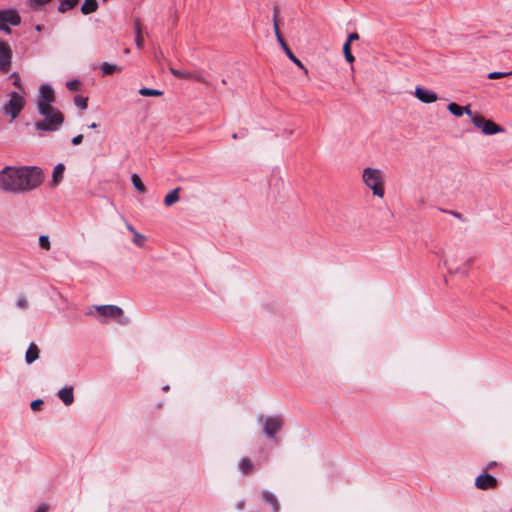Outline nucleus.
<instances>
[{
	"label": "nucleus",
	"instance_id": "nucleus-1",
	"mask_svg": "<svg viewBox=\"0 0 512 512\" xmlns=\"http://www.w3.org/2000/svg\"><path fill=\"white\" fill-rule=\"evenodd\" d=\"M43 179V172L38 167L8 166L0 171V189L12 193H23L37 188Z\"/></svg>",
	"mask_w": 512,
	"mask_h": 512
},
{
	"label": "nucleus",
	"instance_id": "nucleus-2",
	"mask_svg": "<svg viewBox=\"0 0 512 512\" xmlns=\"http://www.w3.org/2000/svg\"><path fill=\"white\" fill-rule=\"evenodd\" d=\"M362 181L364 185L369 188L373 195L378 198H383L385 195V175L379 168L366 167L362 172Z\"/></svg>",
	"mask_w": 512,
	"mask_h": 512
},
{
	"label": "nucleus",
	"instance_id": "nucleus-3",
	"mask_svg": "<svg viewBox=\"0 0 512 512\" xmlns=\"http://www.w3.org/2000/svg\"><path fill=\"white\" fill-rule=\"evenodd\" d=\"M40 115L43 116L44 119L35 123V129L37 131L54 132L59 130L64 123L62 112L56 108H48L44 114Z\"/></svg>",
	"mask_w": 512,
	"mask_h": 512
},
{
	"label": "nucleus",
	"instance_id": "nucleus-4",
	"mask_svg": "<svg viewBox=\"0 0 512 512\" xmlns=\"http://www.w3.org/2000/svg\"><path fill=\"white\" fill-rule=\"evenodd\" d=\"M278 13H279V8L277 6H275L274 7V15H273V26H274V32H275L276 39H277L278 43L281 45V47L284 50V52L287 55V57L293 63H295L300 69H302L305 74H307L308 70L302 64V62L290 50V48L288 47L287 43L285 42V40L283 39V37H282V35H281L280 31H279L278 20H277Z\"/></svg>",
	"mask_w": 512,
	"mask_h": 512
},
{
	"label": "nucleus",
	"instance_id": "nucleus-5",
	"mask_svg": "<svg viewBox=\"0 0 512 512\" xmlns=\"http://www.w3.org/2000/svg\"><path fill=\"white\" fill-rule=\"evenodd\" d=\"M55 94L49 84H42L39 88V97L37 100V110L39 114H44L48 108H54Z\"/></svg>",
	"mask_w": 512,
	"mask_h": 512
},
{
	"label": "nucleus",
	"instance_id": "nucleus-6",
	"mask_svg": "<svg viewBox=\"0 0 512 512\" xmlns=\"http://www.w3.org/2000/svg\"><path fill=\"white\" fill-rule=\"evenodd\" d=\"M9 100L4 104L2 111L4 114L10 115L12 119H15L25 105L24 97L18 92H11Z\"/></svg>",
	"mask_w": 512,
	"mask_h": 512
},
{
	"label": "nucleus",
	"instance_id": "nucleus-7",
	"mask_svg": "<svg viewBox=\"0 0 512 512\" xmlns=\"http://www.w3.org/2000/svg\"><path fill=\"white\" fill-rule=\"evenodd\" d=\"M472 123L476 128L481 129L485 135H494L504 131L501 126L497 125L492 120H487L477 113L472 116Z\"/></svg>",
	"mask_w": 512,
	"mask_h": 512
},
{
	"label": "nucleus",
	"instance_id": "nucleus-8",
	"mask_svg": "<svg viewBox=\"0 0 512 512\" xmlns=\"http://www.w3.org/2000/svg\"><path fill=\"white\" fill-rule=\"evenodd\" d=\"M445 266L447 267L449 273L451 274H459L462 276H467L469 270L471 268L472 259L467 258L463 261L461 265L457 264V255H450L444 261Z\"/></svg>",
	"mask_w": 512,
	"mask_h": 512
},
{
	"label": "nucleus",
	"instance_id": "nucleus-9",
	"mask_svg": "<svg viewBox=\"0 0 512 512\" xmlns=\"http://www.w3.org/2000/svg\"><path fill=\"white\" fill-rule=\"evenodd\" d=\"M260 420L263 424V432L269 438H275L283 426L282 419L278 416L261 417Z\"/></svg>",
	"mask_w": 512,
	"mask_h": 512
},
{
	"label": "nucleus",
	"instance_id": "nucleus-10",
	"mask_svg": "<svg viewBox=\"0 0 512 512\" xmlns=\"http://www.w3.org/2000/svg\"><path fill=\"white\" fill-rule=\"evenodd\" d=\"M12 65V49L8 43L0 41V72L7 73Z\"/></svg>",
	"mask_w": 512,
	"mask_h": 512
},
{
	"label": "nucleus",
	"instance_id": "nucleus-11",
	"mask_svg": "<svg viewBox=\"0 0 512 512\" xmlns=\"http://www.w3.org/2000/svg\"><path fill=\"white\" fill-rule=\"evenodd\" d=\"M21 22V17L15 9H3L0 10V24H10L11 26H17Z\"/></svg>",
	"mask_w": 512,
	"mask_h": 512
},
{
	"label": "nucleus",
	"instance_id": "nucleus-12",
	"mask_svg": "<svg viewBox=\"0 0 512 512\" xmlns=\"http://www.w3.org/2000/svg\"><path fill=\"white\" fill-rule=\"evenodd\" d=\"M475 486L481 490L495 488L497 479L490 474H481L475 479Z\"/></svg>",
	"mask_w": 512,
	"mask_h": 512
},
{
	"label": "nucleus",
	"instance_id": "nucleus-13",
	"mask_svg": "<svg viewBox=\"0 0 512 512\" xmlns=\"http://www.w3.org/2000/svg\"><path fill=\"white\" fill-rule=\"evenodd\" d=\"M97 311L101 316L109 318H120L123 314V310L116 305L97 306Z\"/></svg>",
	"mask_w": 512,
	"mask_h": 512
},
{
	"label": "nucleus",
	"instance_id": "nucleus-14",
	"mask_svg": "<svg viewBox=\"0 0 512 512\" xmlns=\"http://www.w3.org/2000/svg\"><path fill=\"white\" fill-rule=\"evenodd\" d=\"M415 96L423 103H433L438 99L435 92L423 87H417L415 89Z\"/></svg>",
	"mask_w": 512,
	"mask_h": 512
},
{
	"label": "nucleus",
	"instance_id": "nucleus-15",
	"mask_svg": "<svg viewBox=\"0 0 512 512\" xmlns=\"http://www.w3.org/2000/svg\"><path fill=\"white\" fill-rule=\"evenodd\" d=\"M261 499L271 505L273 512H279L280 511V504L278 502L277 497L268 490H263L261 492Z\"/></svg>",
	"mask_w": 512,
	"mask_h": 512
},
{
	"label": "nucleus",
	"instance_id": "nucleus-16",
	"mask_svg": "<svg viewBox=\"0 0 512 512\" xmlns=\"http://www.w3.org/2000/svg\"><path fill=\"white\" fill-rule=\"evenodd\" d=\"M57 395L66 406L71 405L74 401L73 387L71 386L60 389Z\"/></svg>",
	"mask_w": 512,
	"mask_h": 512
},
{
	"label": "nucleus",
	"instance_id": "nucleus-17",
	"mask_svg": "<svg viewBox=\"0 0 512 512\" xmlns=\"http://www.w3.org/2000/svg\"><path fill=\"white\" fill-rule=\"evenodd\" d=\"M39 358V349L38 346L35 343H30L26 354H25V361L27 364H32L34 361H36Z\"/></svg>",
	"mask_w": 512,
	"mask_h": 512
},
{
	"label": "nucleus",
	"instance_id": "nucleus-18",
	"mask_svg": "<svg viewBox=\"0 0 512 512\" xmlns=\"http://www.w3.org/2000/svg\"><path fill=\"white\" fill-rule=\"evenodd\" d=\"M65 166L62 163L57 164L54 167L52 174V184L53 186H57L63 179Z\"/></svg>",
	"mask_w": 512,
	"mask_h": 512
},
{
	"label": "nucleus",
	"instance_id": "nucleus-19",
	"mask_svg": "<svg viewBox=\"0 0 512 512\" xmlns=\"http://www.w3.org/2000/svg\"><path fill=\"white\" fill-rule=\"evenodd\" d=\"M238 467L243 474H249L254 470V463L251 461V459L244 457L240 459Z\"/></svg>",
	"mask_w": 512,
	"mask_h": 512
},
{
	"label": "nucleus",
	"instance_id": "nucleus-20",
	"mask_svg": "<svg viewBox=\"0 0 512 512\" xmlns=\"http://www.w3.org/2000/svg\"><path fill=\"white\" fill-rule=\"evenodd\" d=\"M97 9H98L97 0H85L81 6V12L84 15L91 14V13L95 12Z\"/></svg>",
	"mask_w": 512,
	"mask_h": 512
},
{
	"label": "nucleus",
	"instance_id": "nucleus-21",
	"mask_svg": "<svg viewBox=\"0 0 512 512\" xmlns=\"http://www.w3.org/2000/svg\"><path fill=\"white\" fill-rule=\"evenodd\" d=\"M180 187H177L170 191L164 198L165 206L169 207L175 204L179 200Z\"/></svg>",
	"mask_w": 512,
	"mask_h": 512
},
{
	"label": "nucleus",
	"instance_id": "nucleus-22",
	"mask_svg": "<svg viewBox=\"0 0 512 512\" xmlns=\"http://www.w3.org/2000/svg\"><path fill=\"white\" fill-rule=\"evenodd\" d=\"M78 2L79 0H60L58 11L60 13H65L73 9L78 4Z\"/></svg>",
	"mask_w": 512,
	"mask_h": 512
},
{
	"label": "nucleus",
	"instance_id": "nucleus-23",
	"mask_svg": "<svg viewBox=\"0 0 512 512\" xmlns=\"http://www.w3.org/2000/svg\"><path fill=\"white\" fill-rule=\"evenodd\" d=\"M131 181H132V184L134 186V188L140 192V193H145L146 192V187L144 185V183L142 182L140 176L138 174H132L131 176Z\"/></svg>",
	"mask_w": 512,
	"mask_h": 512
},
{
	"label": "nucleus",
	"instance_id": "nucleus-24",
	"mask_svg": "<svg viewBox=\"0 0 512 512\" xmlns=\"http://www.w3.org/2000/svg\"><path fill=\"white\" fill-rule=\"evenodd\" d=\"M135 43H136V46L141 49L143 48L144 46V40H143V37H142V34H141V25L140 23L137 21L136 24H135Z\"/></svg>",
	"mask_w": 512,
	"mask_h": 512
},
{
	"label": "nucleus",
	"instance_id": "nucleus-25",
	"mask_svg": "<svg viewBox=\"0 0 512 512\" xmlns=\"http://www.w3.org/2000/svg\"><path fill=\"white\" fill-rule=\"evenodd\" d=\"M447 109L451 114L457 117H461L464 114V108L456 103H449Z\"/></svg>",
	"mask_w": 512,
	"mask_h": 512
},
{
	"label": "nucleus",
	"instance_id": "nucleus-26",
	"mask_svg": "<svg viewBox=\"0 0 512 512\" xmlns=\"http://www.w3.org/2000/svg\"><path fill=\"white\" fill-rule=\"evenodd\" d=\"M139 94L141 96H162L163 95V91L161 90H158V89H153V88H141L139 90Z\"/></svg>",
	"mask_w": 512,
	"mask_h": 512
},
{
	"label": "nucleus",
	"instance_id": "nucleus-27",
	"mask_svg": "<svg viewBox=\"0 0 512 512\" xmlns=\"http://www.w3.org/2000/svg\"><path fill=\"white\" fill-rule=\"evenodd\" d=\"M103 75H110L114 72L118 71V67L115 64H110L108 62H104L101 66Z\"/></svg>",
	"mask_w": 512,
	"mask_h": 512
},
{
	"label": "nucleus",
	"instance_id": "nucleus-28",
	"mask_svg": "<svg viewBox=\"0 0 512 512\" xmlns=\"http://www.w3.org/2000/svg\"><path fill=\"white\" fill-rule=\"evenodd\" d=\"M74 103L80 110H85L88 105V98L77 95L74 98Z\"/></svg>",
	"mask_w": 512,
	"mask_h": 512
},
{
	"label": "nucleus",
	"instance_id": "nucleus-29",
	"mask_svg": "<svg viewBox=\"0 0 512 512\" xmlns=\"http://www.w3.org/2000/svg\"><path fill=\"white\" fill-rule=\"evenodd\" d=\"M171 73L177 77V78H183V79H191L192 78V73H189V72H182L178 69H175L173 67H170L169 68Z\"/></svg>",
	"mask_w": 512,
	"mask_h": 512
},
{
	"label": "nucleus",
	"instance_id": "nucleus-30",
	"mask_svg": "<svg viewBox=\"0 0 512 512\" xmlns=\"http://www.w3.org/2000/svg\"><path fill=\"white\" fill-rule=\"evenodd\" d=\"M351 45H349V43H344L343 45V52H344V56H345V59L349 62V63H352L354 61V56L352 55L351 53V48H350Z\"/></svg>",
	"mask_w": 512,
	"mask_h": 512
},
{
	"label": "nucleus",
	"instance_id": "nucleus-31",
	"mask_svg": "<svg viewBox=\"0 0 512 512\" xmlns=\"http://www.w3.org/2000/svg\"><path fill=\"white\" fill-rule=\"evenodd\" d=\"M133 242L137 245V246H143L145 241H146V237L138 232H134V235H133Z\"/></svg>",
	"mask_w": 512,
	"mask_h": 512
},
{
	"label": "nucleus",
	"instance_id": "nucleus-32",
	"mask_svg": "<svg viewBox=\"0 0 512 512\" xmlns=\"http://www.w3.org/2000/svg\"><path fill=\"white\" fill-rule=\"evenodd\" d=\"M10 78L13 79V85H15L19 90L23 91V86L19 74L17 72H13L10 75Z\"/></svg>",
	"mask_w": 512,
	"mask_h": 512
},
{
	"label": "nucleus",
	"instance_id": "nucleus-33",
	"mask_svg": "<svg viewBox=\"0 0 512 512\" xmlns=\"http://www.w3.org/2000/svg\"><path fill=\"white\" fill-rule=\"evenodd\" d=\"M39 245L44 248L45 250H49L50 249V240H49V237L47 235H41L39 237Z\"/></svg>",
	"mask_w": 512,
	"mask_h": 512
},
{
	"label": "nucleus",
	"instance_id": "nucleus-34",
	"mask_svg": "<svg viewBox=\"0 0 512 512\" xmlns=\"http://www.w3.org/2000/svg\"><path fill=\"white\" fill-rule=\"evenodd\" d=\"M80 82L79 80H71L66 83V87L71 91H77L79 89Z\"/></svg>",
	"mask_w": 512,
	"mask_h": 512
},
{
	"label": "nucleus",
	"instance_id": "nucleus-35",
	"mask_svg": "<svg viewBox=\"0 0 512 512\" xmlns=\"http://www.w3.org/2000/svg\"><path fill=\"white\" fill-rule=\"evenodd\" d=\"M508 76H509L508 72H491L488 74L489 79H499V78H504V77H508Z\"/></svg>",
	"mask_w": 512,
	"mask_h": 512
},
{
	"label": "nucleus",
	"instance_id": "nucleus-36",
	"mask_svg": "<svg viewBox=\"0 0 512 512\" xmlns=\"http://www.w3.org/2000/svg\"><path fill=\"white\" fill-rule=\"evenodd\" d=\"M42 405H43V401L41 399H37V400L32 401L30 406L33 411H38L41 409Z\"/></svg>",
	"mask_w": 512,
	"mask_h": 512
},
{
	"label": "nucleus",
	"instance_id": "nucleus-37",
	"mask_svg": "<svg viewBox=\"0 0 512 512\" xmlns=\"http://www.w3.org/2000/svg\"><path fill=\"white\" fill-rule=\"evenodd\" d=\"M17 306L21 309H26L28 307V303L24 297H20L17 301Z\"/></svg>",
	"mask_w": 512,
	"mask_h": 512
},
{
	"label": "nucleus",
	"instance_id": "nucleus-38",
	"mask_svg": "<svg viewBox=\"0 0 512 512\" xmlns=\"http://www.w3.org/2000/svg\"><path fill=\"white\" fill-rule=\"evenodd\" d=\"M358 39H359V35L356 32H353L348 35L347 41L345 43H349V45H351V42L358 40Z\"/></svg>",
	"mask_w": 512,
	"mask_h": 512
},
{
	"label": "nucleus",
	"instance_id": "nucleus-39",
	"mask_svg": "<svg viewBox=\"0 0 512 512\" xmlns=\"http://www.w3.org/2000/svg\"><path fill=\"white\" fill-rule=\"evenodd\" d=\"M191 79H193V80H195V81H197V82H200V83H205V84L207 83V82H206V80H205V78H204V77H202V76H201V75H199V74H192V78H191Z\"/></svg>",
	"mask_w": 512,
	"mask_h": 512
},
{
	"label": "nucleus",
	"instance_id": "nucleus-40",
	"mask_svg": "<svg viewBox=\"0 0 512 512\" xmlns=\"http://www.w3.org/2000/svg\"><path fill=\"white\" fill-rule=\"evenodd\" d=\"M83 140V135L82 134H79L75 137L72 138V144L73 145H79Z\"/></svg>",
	"mask_w": 512,
	"mask_h": 512
},
{
	"label": "nucleus",
	"instance_id": "nucleus-41",
	"mask_svg": "<svg viewBox=\"0 0 512 512\" xmlns=\"http://www.w3.org/2000/svg\"><path fill=\"white\" fill-rule=\"evenodd\" d=\"M9 25L10 24H5V23L0 24V30L4 31L7 34H10L11 29H10Z\"/></svg>",
	"mask_w": 512,
	"mask_h": 512
},
{
	"label": "nucleus",
	"instance_id": "nucleus-42",
	"mask_svg": "<svg viewBox=\"0 0 512 512\" xmlns=\"http://www.w3.org/2000/svg\"><path fill=\"white\" fill-rule=\"evenodd\" d=\"M48 505L45 503H42L38 506L37 510L35 512H48Z\"/></svg>",
	"mask_w": 512,
	"mask_h": 512
},
{
	"label": "nucleus",
	"instance_id": "nucleus-43",
	"mask_svg": "<svg viewBox=\"0 0 512 512\" xmlns=\"http://www.w3.org/2000/svg\"><path fill=\"white\" fill-rule=\"evenodd\" d=\"M464 108V113L467 114L468 116H470L472 118V116H474L475 114L472 113V111L470 110V106L467 105Z\"/></svg>",
	"mask_w": 512,
	"mask_h": 512
},
{
	"label": "nucleus",
	"instance_id": "nucleus-44",
	"mask_svg": "<svg viewBox=\"0 0 512 512\" xmlns=\"http://www.w3.org/2000/svg\"><path fill=\"white\" fill-rule=\"evenodd\" d=\"M244 506H245V502H244L243 500H240V501L237 503L236 508H237L238 510H242V509L244 508Z\"/></svg>",
	"mask_w": 512,
	"mask_h": 512
},
{
	"label": "nucleus",
	"instance_id": "nucleus-45",
	"mask_svg": "<svg viewBox=\"0 0 512 512\" xmlns=\"http://www.w3.org/2000/svg\"><path fill=\"white\" fill-rule=\"evenodd\" d=\"M127 229L133 234L134 232H137L131 224H127Z\"/></svg>",
	"mask_w": 512,
	"mask_h": 512
},
{
	"label": "nucleus",
	"instance_id": "nucleus-46",
	"mask_svg": "<svg viewBox=\"0 0 512 512\" xmlns=\"http://www.w3.org/2000/svg\"><path fill=\"white\" fill-rule=\"evenodd\" d=\"M495 466H496V462H491V463L488 464L487 468L490 469V468H493Z\"/></svg>",
	"mask_w": 512,
	"mask_h": 512
},
{
	"label": "nucleus",
	"instance_id": "nucleus-47",
	"mask_svg": "<svg viewBox=\"0 0 512 512\" xmlns=\"http://www.w3.org/2000/svg\"><path fill=\"white\" fill-rule=\"evenodd\" d=\"M89 128L95 129V128H97V124L96 123H92L91 125H89Z\"/></svg>",
	"mask_w": 512,
	"mask_h": 512
},
{
	"label": "nucleus",
	"instance_id": "nucleus-48",
	"mask_svg": "<svg viewBox=\"0 0 512 512\" xmlns=\"http://www.w3.org/2000/svg\"><path fill=\"white\" fill-rule=\"evenodd\" d=\"M127 322H128L127 320H121V319L119 320V323H121V324H126Z\"/></svg>",
	"mask_w": 512,
	"mask_h": 512
},
{
	"label": "nucleus",
	"instance_id": "nucleus-49",
	"mask_svg": "<svg viewBox=\"0 0 512 512\" xmlns=\"http://www.w3.org/2000/svg\"><path fill=\"white\" fill-rule=\"evenodd\" d=\"M163 390H164V391H168V390H169V386H168V385L164 386V387H163Z\"/></svg>",
	"mask_w": 512,
	"mask_h": 512
},
{
	"label": "nucleus",
	"instance_id": "nucleus-50",
	"mask_svg": "<svg viewBox=\"0 0 512 512\" xmlns=\"http://www.w3.org/2000/svg\"><path fill=\"white\" fill-rule=\"evenodd\" d=\"M508 74H509V76H511V75H512V70H511V71H509V72H508Z\"/></svg>",
	"mask_w": 512,
	"mask_h": 512
},
{
	"label": "nucleus",
	"instance_id": "nucleus-51",
	"mask_svg": "<svg viewBox=\"0 0 512 512\" xmlns=\"http://www.w3.org/2000/svg\"><path fill=\"white\" fill-rule=\"evenodd\" d=\"M510 512H512V507H511V511Z\"/></svg>",
	"mask_w": 512,
	"mask_h": 512
}]
</instances>
